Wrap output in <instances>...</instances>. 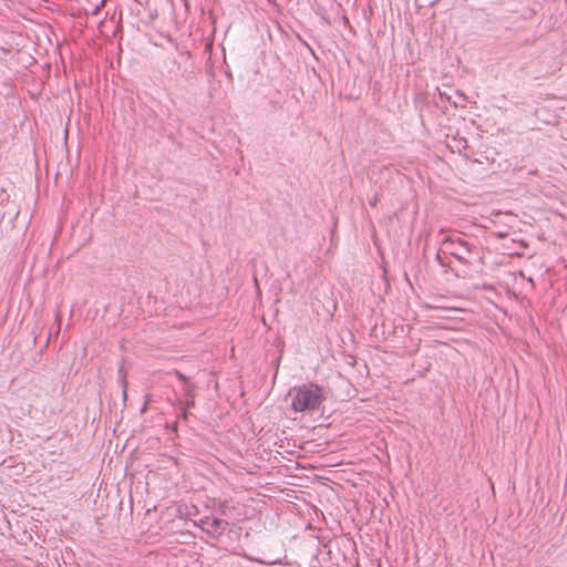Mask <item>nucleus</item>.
Listing matches in <instances>:
<instances>
[{"instance_id":"obj_14","label":"nucleus","mask_w":567,"mask_h":567,"mask_svg":"<svg viewBox=\"0 0 567 567\" xmlns=\"http://www.w3.org/2000/svg\"><path fill=\"white\" fill-rule=\"evenodd\" d=\"M371 206H374L377 204V199L374 198L373 200H371Z\"/></svg>"},{"instance_id":"obj_10","label":"nucleus","mask_w":567,"mask_h":567,"mask_svg":"<svg viewBox=\"0 0 567 567\" xmlns=\"http://www.w3.org/2000/svg\"><path fill=\"white\" fill-rule=\"evenodd\" d=\"M198 514V508L195 506V505H192L188 509H187V515H196Z\"/></svg>"},{"instance_id":"obj_8","label":"nucleus","mask_w":567,"mask_h":567,"mask_svg":"<svg viewBox=\"0 0 567 567\" xmlns=\"http://www.w3.org/2000/svg\"><path fill=\"white\" fill-rule=\"evenodd\" d=\"M121 382H122V388H123L122 395H123V400L125 401L127 398V381H126L125 374L122 375Z\"/></svg>"},{"instance_id":"obj_6","label":"nucleus","mask_w":567,"mask_h":567,"mask_svg":"<svg viewBox=\"0 0 567 567\" xmlns=\"http://www.w3.org/2000/svg\"><path fill=\"white\" fill-rule=\"evenodd\" d=\"M209 522H210V517L204 516V517L199 518L198 520L194 522V524L203 529L209 525Z\"/></svg>"},{"instance_id":"obj_15","label":"nucleus","mask_w":567,"mask_h":567,"mask_svg":"<svg viewBox=\"0 0 567 567\" xmlns=\"http://www.w3.org/2000/svg\"><path fill=\"white\" fill-rule=\"evenodd\" d=\"M146 3H148V0H145Z\"/></svg>"},{"instance_id":"obj_1","label":"nucleus","mask_w":567,"mask_h":567,"mask_svg":"<svg viewBox=\"0 0 567 567\" xmlns=\"http://www.w3.org/2000/svg\"><path fill=\"white\" fill-rule=\"evenodd\" d=\"M441 250L467 266L483 264L481 246L475 240H467L461 233L445 236L442 241Z\"/></svg>"},{"instance_id":"obj_12","label":"nucleus","mask_w":567,"mask_h":567,"mask_svg":"<svg viewBox=\"0 0 567 567\" xmlns=\"http://www.w3.org/2000/svg\"><path fill=\"white\" fill-rule=\"evenodd\" d=\"M187 410H188V409L183 408L182 417H183L184 420H187V419H188V412H187Z\"/></svg>"},{"instance_id":"obj_5","label":"nucleus","mask_w":567,"mask_h":567,"mask_svg":"<svg viewBox=\"0 0 567 567\" xmlns=\"http://www.w3.org/2000/svg\"><path fill=\"white\" fill-rule=\"evenodd\" d=\"M157 18V13L150 11L146 17L141 18V21L145 24H151Z\"/></svg>"},{"instance_id":"obj_9","label":"nucleus","mask_w":567,"mask_h":567,"mask_svg":"<svg viewBox=\"0 0 567 567\" xmlns=\"http://www.w3.org/2000/svg\"><path fill=\"white\" fill-rule=\"evenodd\" d=\"M188 400L185 402L184 408L185 409H192L195 405L194 395L190 391L187 392Z\"/></svg>"},{"instance_id":"obj_11","label":"nucleus","mask_w":567,"mask_h":567,"mask_svg":"<svg viewBox=\"0 0 567 567\" xmlns=\"http://www.w3.org/2000/svg\"><path fill=\"white\" fill-rule=\"evenodd\" d=\"M435 258H436V260L439 261V264H440L442 267H445V266H446L445 261H444V260L442 259V257H441V250H440V251H437V254H436V257H435Z\"/></svg>"},{"instance_id":"obj_3","label":"nucleus","mask_w":567,"mask_h":567,"mask_svg":"<svg viewBox=\"0 0 567 567\" xmlns=\"http://www.w3.org/2000/svg\"><path fill=\"white\" fill-rule=\"evenodd\" d=\"M229 523L226 519L214 517L210 519L209 525L203 528L206 535L215 540H218L227 529Z\"/></svg>"},{"instance_id":"obj_4","label":"nucleus","mask_w":567,"mask_h":567,"mask_svg":"<svg viewBox=\"0 0 567 567\" xmlns=\"http://www.w3.org/2000/svg\"><path fill=\"white\" fill-rule=\"evenodd\" d=\"M106 0H86L87 6L83 9L86 14L97 16L101 9L105 6Z\"/></svg>"},{"instance_id":"obj_7","label":"nucleus","mask_w":567,"mask_h":567,"mask_svg":"<svg viewBox=\"0 0 567 567\" xmlns=\"http://www.w3.org/2000/svg\"><path fill=\"white\" fill-rule=\"evenodd\" d=\"M227 508H228L227 501L219 502L217 511L220 515H223V516L227 515Z\"/></svg>"},{"instance_id":"obj_2","label":"nucleus","mask_w":567,"mask_h":567,"mask_svg":"<svg viewBox=\"0 0 567 567\" xmlns=\"http://www.w3.org/2000/svg\"><path fill=\"white\" fill-rule=\"evenodd\" d=\"M291 409L295 412H312L319 410L326 400L324 388L317 383H305L292 388Z\"/></svg>"},{"instance_id":"obj_13","label":"nucleus","mask_w":567,"mask_h":567,"mask_svg":"<svg viewBox=\"0 0 567 567\" xmlns=\"http://www.w3.org/2000/svg\"><path fill=\"white\" fill-rule=\"evenodd\" d=\"M177 377H178L179 380H182L184 382L187 381V378L184 374H182L181 372H177Z\"/></svg>"}]
</instances>
